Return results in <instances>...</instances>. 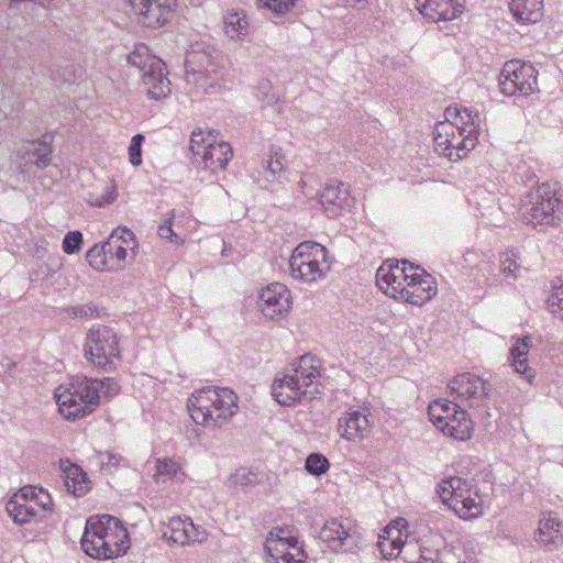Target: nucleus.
<instances>
[{
    "label": "nucleus",
    "instance_id": "obj_24",
    "mask_svg": "<svg viewBox=\"0 0 563 563\" xmlns=\"http://www.w3.org/2000/svg\"><path fill=\"white\" fill-rule=\"evenodd\" d=\"M336 430L346 441L358 442L371 434L372 424L364 411L353 410L339 418Z\"/></svg>",
    "mask_w": 563,
    "mask_h": 563
},
{
    "label": "nucleus",
    "instance_id": "obj_18",
    "mask_svg": "<svg viewBox=\"0 0 563 563\" xmlns=\"http://www.w3.org/2000/svg\"><path fill=\"white\" fill-rule=\"evenodd\" d=\"M52 146L46 141L33 140L21 145L15 153V165L21 173H31L33 167L44 169L51 164Z\"/></svg>",
    "mask_w": 563,
    "mask_h": 563
},
{
    "label": "nucleus",
    "instance_id": "obj_4",
    "mask_svg": "<svg viewBox=\"0 0 563 563\" xmlns=\"http://www.w3.org/2000/svg\"><path fill=\"white\" fill-rule=\"evenodd\" d=\"M218 49L207 43H196L186 53V81L194 93H217L221 91L223 67Z\"/></svg>",
    "mask_w": 563,
    "mask_h": 563
},
{
    "label": "nucleus",
    "instance_id": "obj_16",
    "mask_svg": "<svg viewBox=\"0 0 563 563\" xmlns=\"http://www.w3.org/2000/svg\"><path fill=\"white\" fill-rule=\"evenodd\" d=\"M162 538L177 545H187L190 543L203 542L208 533L200 526H196L188 517H173L167 523H163L161 528Z\"/></svg>",
    "mask_w": 563,
    "mask_h": 563
},
{
    "label": "nucleus",
    "instance_id": "obj_61",
    "mask_svg": "<svg viewBox=\"0 0 563 563\" xmlns=\"http://www.w3.org/2000/svg\"><path fill=\"white\" fill-rule=\"evenodd\" d=\"M451 420H453L452 416L448 415V418H443V422L442 423H434V427L442 432V426H444L445 422H450L451 423Z\"/></svg>",
    "mask_w": 563,
    "mask_h": 563
},
{
    "label": "nucleus",
    "instance_id": "obj_54",
    "mask_svg": "<svg viewBox=\"0 0 563 563\" xmlns=\"http://www.w3.org/2000/svg\"><path fill=\"white\" fill-rule=\"evenodd\" d=\"M121 461V456L112 453H101L100 454V462L102 465V468L111 472L113 467H117Z\"/></svg>",
    "mask_w": 563,
    "mask_h": 563
},
{
    "label": "nucleus",
    "instance_id": "obj_62",
    "mask_svg": "<svg viewBox=\"0 0 563 563\" xmlns=\"http://www.w3.org/2000/svg\"><path fill=\"white\" fill-rule=\"evenodd\" d=\"M421 563H434V561H432V559H424V561H422ZM435 563H442V562H435Z\"/></svg>",
    "mask_w": 563,
    "mask_h": 563
},
{
    "label": "nucleus",
    "instance_id": "obj_46",
    "mask_svg": "<svg viewBox=\"0 0 563 563\" xmlns=\"http://www.w3.org/2000/svg\"><path fill=\"white\" fill-rule=\"evenodd\" d=\"M144 142L143 134H135L130 142L129 145V161L130 163L137 167L142 164V144Z\"/></svg>",
    "mask_w": 563,
    "mask_h": 563
},
{
    "label": "nucleus",
    "instance_id": "obj_29",
    "mask_svg": "<svg viewBox=\"0 0 563 563\" xmlns=\"http://www.w3.org/2000/svg\"><path fill=\"white\" fill-rule=\"evenodd\" d=\"M509 10L519 23H537L543 15V0H509Z\"/></svg>",
    "mask_w": 563,
    "mask_h": 563
},
{
    "label": "nucleus",
    "instance_id": "obj_23",
    "mask_svg": "<svg viewBox=\"0 0 563 563\" xmlns=\"http://www.w3.org/2000/svg\"><path fill=\"white\" fill-rule=\"evenodd\" d=\"M32 495L33 488L24 486L7 503V511L15 523L25 525L44 518L33 505Z\"/></svg>",
    "mask_w": 563,
    "mask_h": 563
},
{
    "label": "nucleus",
    "instance_id": "obj_40",
    "mask_svg": "<svg viewBox=\"0 0 563 563\" xmlns=\"http://www.w3.org/2000/svg\"><path fill=\"white\" fill-rule=\"evenodd\" d=\"M520 265L516 262V254L510 252H505L500 255V274L506 279H517L520 277Z\"/></svg>",
    "mask_w": 563,
    "mask_h": 563
},
{
    "label": "nucleus",
    "instance_id": "obj_36",
    "mask_svg": "<svg viewBox=\"0 0 563 563\" xmlns=\"http://www.w3.org/2000/svg\"><path fill=\"white\" fill-rule=\"evenodd\" d=\"M460 406L453 401L446 399H438L431 402L428 407V415L430 421L434 423H442L443 418H448V415H455Z\"/></svg>",
    "mask_w": 563,
    "mask_h": 563
},
{
    "label": "nucleus",
    "instance_id": "obj_15",
    "mask_svg": "<svg viewBox=\"0 0 563 563\" xmlns=\"http://www.w3.org/2000/svg\"><path fill=\"white\" fill-rule=\"evenodd\" d=\"M137 22L146 27H158L172 16L176 0H125Z\"/></svg>",
    "mask_w": 563,
    "mask_h": 563
},
{
    "label": "nucleus",
    "instance_id": "obj_48",
    "mask_svg": "<svg viewBox=\"0 0 563 563\" xmlns=\"http://www.w3.org/2000/svg\"><path fill=\"white\" fill-rule=\"evenodd\" d=\"M117 198L115 187H107L101 195L89 194L87 201L93 207H104L112 203Z\"/></svg>",
    "mask_w": 563,
    "mask_h": 563
},
{
    "label": "nucleus",
    "instance_id": "obj_42",
    "mask_svg": "<svg viewBox=\"0 0 563 563\" xmlns=\"http://www.w3.org/2000/svg\"><path fill=\"white\" fill-rule=\"evenodd\" d=\"M305 468L309 474L320 476L328 472L330 462L321 453H311L306 459Z\"/></svg>",
    "mask_w": 563,
    "mask_h": 563
},
{
    "label": "nucleus",
    "instance_id": "obj_10",
    "mask_svg": "<svg viewBox=\"0 0 563 563\" xmlns=\"http://www.w3.org/2000/svg\"><path fill=\"white\" fill-rule=\"evenodd\" d=\"M562 203L549 184H541L529 196V202L523 212V220L539 230L556 227L561 222Z\"/></svg>",
    "mask_w": 563,
    "mask_h": 563
},
{
    "label": "nucleus",
    "instance_id": "obj_6",
    "mask_svg": "<svg viewBox=\"0 0 563 563\" xmlns=\"http://www.w3.org/2000/svg\"><path fill=\"white\" fill-rule=\"evenodd\" d=\"M98 378L75 377L69 387L59 386L55 391L60 415L67 420H76L91 413L100 402Z\"/></svg>",
    "mask_w": 563,
    "mask_h": 563
},
{
    "label": "nucleus",
    "instance_id": "obj_37",
    "mask_svg": "<svg viewBox=\"0 0 563 563\" xmlns=\"http://www.w3.org/2000/svg\"><path fill=\"white\" fill-rule=\"evenodd\" d=\"M449 488H451V501L450 507L454 504H457L460 499L467 496V494H474L476 495V488L477 486L474 484V479H467L462 478L457 476L450 477V485Z\"/></svg>",
    "mask_w": 563,
    "mask_h": 563
},
{
    "label": "nucleus",
    "instance_id": "obj_17",
    "mask_svg": "<svg viewBox=\"0 0 563 563\" xmlns=\"http://www.w3.org/2000/svg\"><path fill=\"white\" fill-rule=\"evenodd\" d=\"M402 266H399L398 261L387 260L376 271V284L377 286L388 296L400 300V289L406 288V284L410 282V277L407 275V264L409 261L404 260Z\"/></svg>",
    "mask_w": 563,
    "mask_h": 563
},
{
    "label": "nucleus",
    "instance_id": "obj_22",
    "mask_svg": "<svg viewBox=\"0 0 563 563\" xmlns=\"http://www.w3.org/2000/svg\"><path fill=\"white\" fill-rule=\"evenodd\" d=\"M416 9L432 22L451 21L464 10L465 0H415Z\"/></svg>",
    "mask_w": 563,
    "mask_h": 563
},
{
    "label": "nucleus",
    "instance_id": "obj_38",
    "mask_svg": "<svg viewBox=\"0 0 563 563\" xmlns=\"http://www.w3.org/2000/svg\"><path fill=\"white\" fill-rule=\"evenodd\" d=\"M179 473H181V468L176 461L167 457L158 459L156 461L154 478L157 483L172 481L176 478Z\"/></svg>",
    "mask_w": 563,
    "mask_h": 563
},
{
    "label": "nucleus",
    "instance_id": "obj_32",
    "mask_svg": "<svg viewBox=\"0 0 563 563\" xmlns=\"http://www.w3.org/2000/svg\"><path fill=\"white\" fill-rule=\"evenodd\" d=\"M454 512L464 520L474 519L483 514L482 498L476 488V495L467 494L465 497L459 500L450 507Z\"/></svg>",
    "mask_w": 563,
    "mask_h": 563
},
{
    "label": "nucleus",
    "instance_id": "obj_30",
    "mask_svg": "<svg viewBox=\"0 0 563 563\" xmlns=\"http://www.w3.org/2000/svg\"><path fill=\"white\" fill-rule=\"evenodd\" d=\"M452 418L451 424L450 422H445V424L442 426V433L454 440H468L473 434L474 423L467 411L460 407Z\"/></svg>",
    "mask_w": 563,
    "mask_h": 563
},
{
    "label": "nucleus",
    "instance_id": "obj_60",
    "mask_svg": "<svg viewBox=\"0 0 563 563\" xmlns=\"http://www.w3.org/2000/svg\"><path fill=\"white\" fill-rule=\"evenodd\" d=\"M421 269L422 268L420 266H415L411 263L407 264V275H411L415 272L421 273Z\"/></svg>",
    "mask_w": 563,
    "mask_h": 563
},
{
    "label": "nucleus",
    "instance_id": "obj_50",
    "mask_svg": "<svg viewBox=\"0 0 563 563\" xmlns=\"http://www.w3.org/2000/svg\"><path fill=\"white\" fill-rule=\"evenodd\" d=\"M548 305L553 316L563 322V285L549 297Z\"/></svg>",
    "mask_w": 563,
    "mask_h": 563
},
{
    "label": "nucleus",
    "instance_id": "obj_44",
    "mask_svg": "<svg viewBox=\"0 0 563 563\" xmlns=\"http://www.w3.org/2000/svg\"><path fill=\"white\" fill-rule=\"evenodd\" d=\"M297 1L298 0H258V5L280 16L289 12Z\"/></svg>",
    "mask_w": 563,
    "mask_h": 563
},
{
    "label": "nucleus",
    "instance_id": "obj_2",
    "mask_svg": "<svg viewBox=\"0 0 563 563\" xmlns=\"http://www.w3.org/2000/svg\"><path fill=\"white\" fill-rule=\"evenodd\" d=\"M80 545L90 558L110 560L124 555L131 542L128 530L118 518L102 515L87 520Z\"/></svg>",
    "mask_w": 563,
    "mask_h": 563
},
{
    "label": "nucleus",
    "instance_id": "obj_43",
    "mask_svg": "<svg viewBox=\"0 0 563 563\" xmlns=\"http://www.w3.org/2000/svg\"><path fill=\"white\" fill-rule=\"evenodd\" d=\"M454 123H457L459 128H466V130H471L474 128L478 131V122L479 115L477 112H473L467 108L463 109H454Z\"/></svg>",
    "mask_w": 563,
    "mask_h": 563
},
{
    "label": "nucleus",
    "instance_id": "obj_19",
    "mask_svg": "<svg viewBox=\"0 0 563 563\" xmlns=\"http://www.w3.org/2000/svg\"><path fill=\"white\" fill-rule=\"evenodd\" d=\"M260 308L262 313L271 319H279L286 316L290 309V290L280 283H272L260 295Z\"/></svg>",
    "mask_w": 563,
    "mask_h": 563
},
{
    "label": "nucleus",
    "instance_id": "obj_21",
    "mask_svg": "<svg viewBox=\"0 0 563 563\" xmlns=\"http://www.w3.org/2000/svg\"><path fill=\"white\" fill-rule=\"evenodd\" d=\"M319 201L329 218L339 217L352 205L349 186L334 180L327 183L319 195Z\"/></svg>",
    "mask_w": 563,
    "mask_h": 563
},
{
    "label": "nucleus",
    "instance_id": "obj_41",
    "mask_svg": "<svg viewBox=\"0 0 563 563\" xmlns=\"http://www.w3.org/2000/svg\"><path fill=\"white\" fill-rule=\"evenodd\" d=\"M104 246L107 250L108 258L111 261V263H114L118 265V269L122 267V263L125 262L128 256V251L122 243L117 242V238H108V240L104 242Z\"/></svg>",
    "mask_w": 563,
    "mask_h": 563
},
{
    "label": "nucleus",
    "instance_id": "obj_14",
    "mask_svg": "<svg viewBox=\"0 0 563 563\" xmlns=\"http://www.w3.org/2000/svg\"><path fill=\"white\" fill-rule=\"evenodd\" d=\"M190 151L196 161L200 158L199 164L203 169L216 174L224 170L229 161L232 158V148L229 143H208L205 144L201 133H192L190 137Z\"/></svg>",
    "mask_w": 563,
    "mask_h": 563
},
{
    "label": "nucleus",
    "instance_id": "obj_3",
    "mask_svg": "<svg viewBox=\"0 0 563 563\" xmlns=\"http://www.w3.org/2000/svg\"><path fill=\"white\" fill-rule=\"evenodd\" d=\"M187 407L195 423L222 428L238 410V396L229 388L208 386L194 393Z\"/></svg>",
    "mask_w": 563,
    "mask_h": 563
},
{
    "label": "nucleus",
    "instance_id": "obj_58",
    "mask_svg": "<svg viewBox=\"0 0 563 563\" xmlns=\"http://www.w3.org/2000/svg\"><path fill=\"white\" fill-rule=\"evenodd\" d=\"M439 556H440V554L438 551L430 550V549H421L420 558L417 563H421L422 561H424V559H429V558L432 559V561H434V563L441 562Z\"/></svg>",
    "mask_w": 563,
    "mask_h": 563
},
{
    "label": "nucleus",
    "instance_id": "obj_53",
    "mask_svg": "<svg viewBox=\"0 0 563 563\" xmlns=\"http://www.w3.org/2000/svg\"><path fill=\"white\" fill-rule=\"evenodd\" d=\"M99 383H101L100 394L103 393L107 397H111L119 391V384L113 378L106 377L103 379H99Z\"/></svg>",
    "mask_w": 563,
    "mask_h": 563
},
{
    "label": "nucleus",
    "instance_id": "obj_63",
    "mask_svg": "<svg viewBox=\"0 0 563 563\" xmlns=\"http://www.w3.org/2000/svg\"><path fill=\"white\" fill-rule=\"evenodd\" d=\"M446 113H448V115H450L451 118L453 117V113H452V110H451V109H448V110H446Z\"/></svg>",
    "mask_w": 563,
    "mask_h": 563
},
{
    "label": "nucleus",
    "instance_id": "obj_34",
    "mask_svg": "<svg viewBox=\"0 0 563 563\" xmlns=\"http://www.w3.org/2000/svg\"><path fill=\"white\" fill-rule=\"evenodd\" d=\"M86 258L89 265L98 272H112L118 269V265L111 263L108 258L104 243L95 244L88 250Z\"/></svg>",
    "mask_w": 563,
    "mask_h": 563
},
{
    "label": "nucleus",
    "instance_id": "obj_11",
    "mask_svg": "<svg viewBox=\"0 0 563 563\" xmlns=\"http://www.w3.org/2000/svg\"><path fill=\"white\" fill-rule=\"evenodd\" d=\"M538 71L530 63L509 60L505 63L499 75L500 92L507 97L529 96L538 87Z\"/></svg>",
    "mask_w": 563,
    "mask_h": 563
},
{
    "label": "nucleus",
    "instance_id": "obj_31",
    "mask_svg": "<svg viewBox=\"0 0 563 563\" xmlns=\"http://www.w3.org/2000/svg\"><path fill=\"white\" fill-rule=\"evenodd\" d=\"M449 152H453V161H456L462 157L461 151H471L475 147L477 143V130L471 128V130H466V128H459L457 131H452V134H449Z\"/></svg>",
    "mask_w": 563,
    "mask_h": 563
},
{
    "label": "nucleus",
    "instance_id": "obj_51",
    "mask_svg": "<svg viewBox=\"0 0 563 563\" xmlns=\"http://www.w3.org/2000/svg\"><path fill=\"white\" fill-rule=\"evenodd\" d=\"M110 238H117L118 243H122L125 247L134 243L135 234L125 227H119L110 234Z\"/></svg>",
    "mask_w": 563,
    "mask_h": 563
},
{
    "label": "nucleus",
    "instance_id": "obj_26",
    "mask_svg": "<svg viewBox=\"0 0 563 563\" xmlns=\"http://www.w3.org/2000/svg\"><path fill=\"white\" fill-rule=\"evenodd\" d=\"M532 341L530 336L518 339L509 352L510 364L527 383L532 384L536 377V371L528 364V353Z\"/></svg>",
    "mask_w": 563,
    "mask_h": 563
},
{
    "label": "nucleus",
    "instance_id": "obj_55",
    "mask_svg": "<svg viewBox=\"0 0 563 563\" xmlns=\"http://www.w3.org/2000/svg\"><path fill=\"white\" fill-rule=\"evenodd\" d=\"M450 485V477L443 479L441 483L438 484L437 493L441 500L446 504L450 507L451 501V488H449Z\"/></svg>",
    "mask_w": 563,
    "mask_h": 563
},
{
    "label": "nucleus",
    "instance_id": "obj_59",
    "mask_svg": "<svg viewBox=\"0 0 563 563\" xmlns=\"http://www.w3.org/2000/svg\"><path fill=\"white\" fill-rule=\"evenodd\" d=\"M256 475L249 472L238 473L236 474V483L241 485H251L255 482Z\"/></svg>",
    "mask_w": 563,
    "mask_h": 563
},
{
    "label": "nucleus",
    "instance_id": "obj_7",
    "mask_svg": "<svg viewBox=\"0 0 563 563\" xmlns=\"http://www.w3.org/2000/svg\"><path fill=\"white\" fill-rule=\"evenodd\" d=\"M328 250L314 241L299 243L288 258L289 275L292 279L311 284L325 277Z\"/></svg>",
    "mask_w": 563,
    "mask_h": 563
},
{
    "label": "nucleus",
    "instance_id": "obj_57",
    "mask_svg": "<svg viewBox=\"0 0 563 563\" xmlns=\"http://www.w3.org/2000/svg\"><path fill=\"white\" fill-rule=\"evenodd\" d=\"M19 2H23L25 3V5L38 4L42 8H48L52 4L53 0H10V9H14L15 4Z\"/></svg>",
    "mask_w": 563,
    "mask_h": 563
},
{
    "label": "nucleus",
    "instance_id": "obj_25",
    "mask_svg": "<svg viewBox=\"0 0 563 563\" xmlns=\"http://www.w3.org/2000/svg\"><path fill=\"white\" fill-rule=\"evenodd\" d=\"M536 541L547 551H554L563 543L561 520L552 512L542 514L539 520V528Z\"/></svg>",
    "mask_w": 563,
    "mask_h": 563
},
{
    "label": "nucleus",
    "instance_id": "obj_39",
    "mask_svg": "<svg viewBox=\"0 0 563 563\" xmlns=\"http://www.w3.org/2000/svg\"><path fill=\"white\" fill-rule=\"evenodd\" d=\"M286 172L285 166V157L279 154L278 152H275L274 155H271L269 158L266 161L265 165V175L266 178L271 181H282L284 178V174Z\"/></svg>",
    "mask_w": 563,
    "mask_h": 563
},
{
    "label": "nucleus",
    "instance_id": "obj_35",
    "mask_svg": "<svg viewBox=\"0 0 563 563\" xmlns=\"http://www.w3.org/2000/svg\"><path fill=\"white\" fill-rule=\"evenodd\" d=\"M452 131H457V123H452L451 121L440 122L434 128L433 136L437 151L451 161L454 159V153L449 152V134H452Z\"/></svg>",
    "mask_w": 563,
    "mask_h": 563
},
{
    "label": "nucleus",
    "instance_id": "obj_12",
    "mask_svg": "<svg viewBox=\"0 0 563 563\" xmlns=\"http://www.w3.org/2000/svg\"><path fill=\"white\" fill-rule=\"evenodd\" d=\"M319 538L334 552L355 553L362 537L349 519L331 518L320 530Z\"/></svg>",
    "mask_w": 563,
    "mask_h": 563
},
{
    "label": "nucleus",
    "instance_id": "obj_28",
    "mask_svg": "<svg viewBox=\"0 0 563 563\" xmlns=\"http://www.w3.org/2000/svg\"><path fill=\"white\" fill-rule=\"evenodd\" d=\"M223 31L232 41H244L250 33V20L244 10L231 9L223 15Z\"/></svg>",
    "mask_w": 563,
    "mask_h": 563
},
{
    "label": "nucleus",
    "instance_id": "obj_20",
    "mask_svg": "<svg viewBox=\"0 0 563 563\" xmlns=\"http://www.w3.org/2000/svg\"><path fill=\"white\" fill-rule=\"evenodd\" d=\"M400 300L415 306H422L437 295L434 278L424 269L415 272L406 288L400 289Z\"/></svg>",
    "mask_w": 563,
    "mask_h": 563
},
{
    "label": "nucleus",
    "instance_id": "obj_1",
    "mask_svg": "<svg viewBox=\"0 0 563 563\" xmlns=\"http://www.w3.org/2000/svg\"><path fill=\"white\" fill-rule=\"evenodd\" d=\"M320 368L316 356H300L294 367L275 376L271 386L275 400L282 406H292L314 399L321 394Z\"/></svg>",
    "mask_w": 563,
    "mask_h": 563
},
{
    "label": "nucleus",
    "instance_id": "obj_56",
    "mask_svg": "<svg viewBox=\"0 0 563 563\" xmlns=\"http://www.w3.org/2000/svg\"><path fill=\"white\" fill-rule=\"evenodd\" d=\"M96 312L97 307L91 303L73 307V313L76 317H93Z\"/></svg>",
    "mask_w": 563,
    "mask_h": 563
},
{
    "label": "nucleus",
    "instance_id": "obj_49",
    "mask_svg": "<svg viewBox=\"0 0 563 563\" xmlns=\"http://www.w3.org/2000/svg\"><path fill=\"white\" fill-rule=\"evenodd\" d=\"M34 490V495H32L33 505L37 508L38 512H46L51 510V506L53 505L52 497L47 493V490L43 488H37L35 486H31Z\"/></svg>",
    "mask_w": 563,
    "mask_h": 563
},
{
    "label": "nucleus",
    "instance_id": "obj_52",
    "mask_svg": "<svg viewBox=\"0 0 563 563\" xmlns=\"http://www.w3.org/2000/svg\"><path fill=\"white\" fill-rule=\"evenodd\" d=\"M256 97L258 100L263 101L266 106L273 104L277 101V97L274 92H272V87L268 81L261 82L257 88Z\"/></svg>",
    "mask_w": 563,
    "mask_h": 563
},
{
    "label": "nucleus",
    "instance_id": "obj_27",
    "mask_svg": "<svg viewBox=\"0 0 563 563\" xmlns=\"http://www.w3.org/2000/svg\"><path fill=\"white\" fill-rule=\"evenodd\" d=\"M60 471L64 486L68 493L81 497L89 492L90 482L80 466L69 461H60Z\"/></svg>",
    "mask_w": 563,
    "mask_h": 563
},
{
    "label": "nucleus",
    "instance_id": "obj_33",
    "mask_svg": "<svg viewBox=\"0 0 563 563\" xmlns=\"http://www.w3.org/2000/svg\"><path fill=\"white\" fill-rule=\"evenodd\" d=\"M385 532L388 536H379L377 547L379 548L383 558L389 560L396 558L400 553L404 547V541L401 540V531L397 528H388Z\"/></svg>",
    "mask_w": 563,
    "mask_h": 563
},
{
    "label": "nucleus",
    "instance_id": "obj_9",
    "mask_svg": "<svg viewBox=\"0 0 563 563\" xmlns=\"http://www.w3.org/2000/svg\"><path fill=\"white\" fill-rule=\"evenodd\" d=\"M85 356L93 367L110 373L115 369L114 360L120 358L119 338L109 327H92L85 342Z\"/></svg>",
    "mask_w": 563,
    "mask_h": 563
},
{
    "label": "nucleus",
    "instance_id": "obj_45",
    "mask_svg": "<svg viewBox=\"0 0 563 563\" xmlns=\"http://www.w3.org/2000/svg\"><path fill=\"white\" fill-rule=\"evenodd\" d=\"M63 251L68 254H76L82 246V234L79 231H69L63 239Z\"/></svg>",
    "mask_w": 563,
    "mask_h": 563
},
{
    "label": "nucleus",
    "instance_id": "obj_5",
    "mask_svg": "<svg viewBox=\"0 0 563 563\" xmlns=\"http://www.w3.org/2000/svg\"><path fill=\"white\" fill-rule=\"evenodd\" d=\"M218 49L207 43H196L186 53V81L194 93H217L221 91L223 67Z\"/></svg>",
    "mask_w": 563,
    "mask_h": 563
},
{
    "label": "nucleus",
    "instance_id": "obj_64",
    "mask_svg": "<svg viewBox=\"0 0 563 563\" xmlns=\"http://www.w3.org/2000/svg\"><path fill=\"white\" fill-rule=\"evenodd\" d=\"M486 267L490 268V265L488 263H486L484 268H486Z\"/></svg>",
    "mask_w": 563,
    "mask_h": 563
},
{
    "label": "nucleus",
    "instance_id": "obj_13",
    "mask_svg": "<svg viewBox=\"0 0 563 563\" xmlns=\"http://www.w3.org/2000/svg\"><path fill=\"white\" fill-rule=\"evenodd\" d=\"M449 388L452 396L472 408L485 407L493 390L488 380L468 372L456 375L450 382Z\"/></svg>",
    "mask_w": 563,
    "mask_h": 563
},
{
    "label": "nucleus",
    "instance_id": "obj_8",
    "mask_svg": "<svg viewBox=\"0 0 563 563\" xmlns=\"http://www.w3.org/2000/svg\"><path fill=\"white\" fill-rule=\"evenodd\" d=\"M128 63L141 71V77L151 99L159 100L172 92V84L165 71V63L151 54L145 44H137L128 55Z\"/></svg>",
    "mask_w": 563,
    "mask_h": 563
},
{
    "label": "nucleus",
    "instance_id": "obj_47",
    "mask_svg": "<svg viewBox=\"0 0 563 563\" xmlns=\"http://www.w3.org/2000/svg\"><path fill=\"white\" fill-rule=\"evenodd\" d=\"M175 218V211L172 210L168 217L157 228V234L159 238L168 240L172 243H179L180 238L173 231V220Z\"/></svg>",
    "mask_w": 563,
    "mask_h": 563
}]
</instances>
